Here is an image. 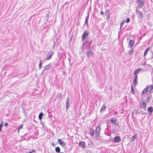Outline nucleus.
I'll return each instance as SVG.
<instances>
[{
    "label": "nucleus",
    "instance_id": "nucleus-18",
    "mask_svg": "<svg viewBox=\"0 0 153 153\" xmlns=\"http://www.w3.org/2000/svg\"><path fill=\"white\" fill-rule=\"evenodd\" d=\"M134 44V42L133 41L131 40L129 42V46L130 47H132Z\"/></svg>",
    "mask_w": 153,
    "mask_h": 153
},
{
    "label": "nucleus",
    "instance_id": "nucleus-36",
    "mask_svg": "<svg viewBox=\"0 0 153 153\" xmlns=\"http://www.w3.org/2000/svg\"><path fill=\"white\" fill-rule=\"evenodd\" d=\"M130 19L129 18H127L126 19V21H125V22H126L127 23H128L130 22Z\"/></svg>",
    "mask_w": 153,
    "mask_h": 153
},
{
    "label": "nucleus",
    "instance_id": "nucleus-15",
    "mask_svg": "<svg viewBox=\"0 0 153 153\" xmlns=\"http://www.w3.org/2000/svg\"><path fill=\"white\" fill-rule=\"evenodd\" d=\"M85 143L84 142H81L79 143V146L82 147V148H84L85 147Z\"/></svg>",
    "mask_w": 153,
    "mask_h": 153
},
{
    "label": "nucleus",
    "instance_id": "nucleus-38",
    "mask_svg": "<svg viewBox=\"0 0 153 153\" xmlns=\"http://www.w3.org/2000/svg\"><path fill=\"white\" fill-rule=\"evenodd\" d=\"M61 94H58L57 96V98H60L61 97Z\"/></svg>",
    "mask_w": 153,
    "mask_h": 153
},
{
    "label": "nucleus",
    "instance_id": "nucleus-45",
    "mask_svg": "<svg viewBox=\"0 0 153 153\" xmlns=\"http://www.w3.org/2000/svg\"><path fill=\"white\" fill-rule=\"evenodd\" d=\"M110 89L111 90V89H112L111 88H110Z\"/></svg>",
    "mask_w": 153,
    "mask_h": 153
},
{
    "label": "nucleus",
    "instance_id": "nucleus-27",
    "mask_svg": "<svg viewBox=\"0 0 153 153\" xmlns=\"http://www.w3.org/2000/svg\"><path fill=\"white\" fill-rule=\"evenodd\" d=\"M150 48V47H149L145 51L144 54V56H145L146 55V54L147 53L148 51L149 50Z\"/></svg>",
    "mask_w": 153,
    "mask_h": 153
},
{
    "label": "nucleus",
    "instance_id": "nucleus-7",
    "mask_svg": "<svg viewBox=\"0 0 153 153\" xmlns=\"http://www.w3.org/2000/svg\"><path fill=\"white\" fill-rule=\"evenodd\" d=\"M148 93H150L151 91L153 88V86L152 85H149L147 86L146 88Z\"/></svg>",
    "mask_w": 153,
    "mask_h": 153
},
{
    "label": "nucleus",
    "instance_id": "nucleus-2",
    "mask_svg": "<svg viewBox=\"0 0 153 153\" xmlns=\"http://www.w3.org/2000/svg\"><path fill=\"white\" fill-rule=\"evenodd\" d=\"M53 53L54 52L53 51H50L48 52L47 54L46 60H48L50 59Z\"/></svg>",
    "mask_w": 153,
    "mask_h": 153
},
{
    "label": "nucleus",
    "instance_id": "nucleus-10",
    "mask_svg": "<svg viewBox=\"0 0 153 153\" xmlns=\"http://www.w3.org/2000/svg\"><path fill=\"white\" fill-rule=\"evenodd\" d=\"M105 15L106 16L107 19L108 20L110 17V12L109 10H106L105 12Z\"/></svg>",
    "mask_w": 153,
    "mask_h": 153
},
{
    "label": "nucleus",
    "instance_id": "nucleus-13",
    "mask_svg": "<svg viewBox=\"0 0 153 153\" xmlns=\"http://www.w3.org/2000/svg\"><path fill=\"white\" fill-rule=\"evenodd\" d=\"M146 103L144 102H143L142 104H140V107L142 108L145 110L146 108Z\"/></svg>",
    "mask_w": 153,
    "mask_h": 153
},
{
    "label": "nucleus",
    "instance_id": "nucleus-47",
    "mask_svg": "<svg viewBox=\"0 0 153 153\" xmlns=\"http://www.w3.org/2000/svg\"><path fill=\"white\" fill-rule=\"evenodd\" d=\"M59 153H63V152H60Z\"/></svg>",
    "mask_w": 153,
    "mask_h": 153
},
{
    "label": "nucleus",
    "instance_id": "nucleus-48",
    "mask_svg": "<svg viewBox=\"0 0 153 153\" xmlns=\"http://www.w3.org/2000/svg\"><path fill=\"white\" fill-rule=\"evenodd\" d=\"M67 3V2H66V3L65 4H66V3Z\"/></svg>",
    "mask_w": 153,
    "mask_h": 153
},
{
    "label": "nucleus",
    "instance_id": "nucleus-31",
    "mask_svg": "<svg viewBox=\"0 0 153 153\" xmlns=\"http://www.w3.org/2000/svg\"><path fill=\"white\" fill-rule=\"evenodd\" d=\"M148 92L147 91L146 88H145L144 89L143 91H142V94H144L145 93H147Z\"/></svg>",
    "mask_w": 153,
    "mask_h": 153
},
{
    "label": "nucleus",
    "instance_id": "nucleus-12",
    "mask_svg": "<svg viewBox=\"0 0 153 153\" xmlns=\"http://www.w3.org/2000/svg\"><path fill=\"white\" fill-rule=\"evenodd\" d=\"M89 133L91 136H93L94 134V130L93 128L89 129Z\"/></svg>",
    "mask_w": 153,
    "mask_h": 153
},
{
    "label": "nucleus",
    "instance_id": "nucleus-1",
    "mask_svg": "<svg viewBox=\"0 0 153 153\" xmlns=\"http://www.w3.org/2000/svg\"><path fill=\"white\" fill-rule=\"evenodd\" d=\"M136 13L137 15V16L139 19H141L143 17V15L142 13L139 11L137 7L136 8L135 10Z\"/></svg>",
    "mask_w": 153,
    "mask_h": 153
},
{
    "label": "nucleus",
    "instance_id": "nucleus-6",
    "mask_svg": "<svg viewBox=\"0 0 153 153\" xmlns=\"http://www.w3.org/2000/svg\"><path fill=\"white\" fill-rule=\"evenodd\" d=\"M137 2L138 3L137 7L142 8L144 5V2L141 0H137Z\"/></svg>",
    "mask_w": 153,
    "mask_h": 153
},
{
    "label": "nucleus",
    "instance_id": "nucleus-17",
    "mask_svg": "<svg viewBox=\"0 0 153 153\" xmlns=\"http://www.w3.org/2000/svg\"><path fill=\"white\" fill-rule=\"evenodd\" d=\"M66 108L68 109L70 106V103L69 102V97H68L67 99V101L66 102Z\"/></svg>",
    "mask_w": 153,
    "mask_h": 153
},
{
    "label": "nucleus",
    "instance_id": "nucleus-19",
    "mask_svg": "<svg viewBox=\"0 0 153 153\" xmlns=\"http://www.w3.org/2000/svg\"><path fill=\"white\" fill-rule=\"evenodd\" d=\"M142 70V69L140 68H138L136 70L134 73V75L135 76V75H137V74L140 71Z\"/></svg>",
    "mask_w": 153,
    "mask_h": 153
},
{
    "label": "nucleus",
    "instance_id": "nucleus-11",
    "mask_svg": "<svg viewBox=\"0 0 153 153\" xmlns=\"http://www.w3.org/2000/svg\"><path fill=\"white\" fill-rule=\"evenodd\" d=\"M120 140V138L119 136H116L115 137L114 139V142L115 143L119 142Z\"/></svg>",
    "mask_w": 153,
    "mask_h": 153
},
{
    "label": "nucleus",
    "instance_id": "nucleus-34",
    "mask_svg": "<svg viewBox=\"0 0 153 153\" xmlns=\"http://www.w3.org/2000/svg\"><path fill=\"white\" fill-rule=\"evenodd\" d=\"M106 108V107L105 106H103L101 109V111H104Z\"/></svg>",
    "mask_w": 153,
    "mask_h": 153
},
{
    "label": "nucleus",
    "instance_id": "nucleus-35",
    "mask_svg": "<svg viewBox=\"0 0 153 153\" xmlns=\"http://www.w3.org/2000/svg\"><path fill=\"white\" fill-rule=\"evenodd\" d=\"M3 123L2 122L0 124V132L1 131V128L3 126Z\"/></svg>",
    "mask_w": 153,
    "mask_h": 153
},
{
    "label": "nucleus",
    "instance_id": "nucleus-22",
    "mask_svg": "<svg viewBox=\"0 0 153 153\" xmlns=\"http://www.w3.org/2000/svg\"><path fill=\"white\" fill-rule=\"evenodd\" d=\"M100 127L98 126L96 129L95 132H100Z\"/></svg>",
    "mask_w": 153,
    "mask_h": 153
},
{
    "label": "nucleus",
    "instance_id": "nucleus-42",
    "mask_svg": "<svg viewBox=\"0 0 153 153\" xmlns=\"http://www.w3.org/2000/svg\"><path fill=\"white\" fill-rule=\"evenodd\" d=\"M145 64H146V62L144 63H143L142 64V65L144 66H145Z\"/></svg>",
    "mask_w": 153,
    "mask_h": 153
},
{
    "label": "nucleus",
    "instance_id": "nucleus-8",
    "mask_svg": "<svg viewBox=\"0 0 153 153\" xmlns=\"http://www.w3.org/2000/svg\"><path fill=\"white\" fill-rule=\"evenodd\" d=\"M89 34V33L87 31H85L82 36V40H84L86 37Z\"/></svg>",
    "mask_w": 153,
    "mask_h": 153
},
{
    "label": "nucleus",
    "instance_id": "nucleus-4",
    "mask_svg": "<svg viewBox=\"0 0 153 153\" xmlns=\"http://www.w3.org/2000/svg\"><path fill=\"white\" fill-rule=\"evenodd\" d=\"M58 38H56L54 39L53 45L52 46L53 48L55 46H58L59 45V43L58 42Z\"/></svg>",
    "mask_w": 153,
    "mask_h": 153
},
{
    "label": "nucleus",
    "instance_id": "nucleus-3",
    "mask_svg": "<svg viewBox=\"0 0 153 153\" xmlns=\"http://www.w3.org/2000/svg\"><path fill=\"white\" fill-rule=\"evenodd\" d=\"M117 120L115 118H112L111 119V122L112 124L118 126H119V124L118 123H117Z\"/></svg>",
    "mask_w": 153,
    "mask_h": 153
},
{
    "label": "nucleus",
    "instance_id": "nucleus-41",
    "mask_svg": "<svg viewBox=\"0 0 153 153\" xmlns=\"http://www.w3.org/2000/svg\"><path fill=\"white\" fill-rule=\"evenodd\" d=\"M100 13L102 15H103L104 14V13L102 11H101L100 12Z\"/></svg>",
    "mask_w": 153,
    "mask_h": 153
},
{
    "label": "nucleus",
    "instance_id": "nucleus-33",
    "mask_svg": "<svg viewBox=\"0 0 153 153\" xmlns=\"http://www.w3.org/2000/svg\"><path fill=\"white\" fill-rule=\"evenodd\" d=\"M100 132H95V135L96 137H98L100 135Z\"/></svg>",
    "mask_w": 153,
    "mask_h": 153
},
{
    "label": "nucleus",
    "instance_id": "nucleus-44",
    "mask_svg": "<svg viewBox=\"0 0 153 153\" xmlns=\"http://www.w3.org/2000/svg\"><path fill=\"white\" fill-rule=\"evenodd\" d=\"M29 153H32V152H30Z\"/></svg>",
    "mask_w": 153,
    "mask_h": 153
},
{
    "label": "nucleus",
    "instance_id": "nucleus-14",
    "mask_svg": "<svg viewBox=\"0 0 153 153\" xmlns=\"http://www.w3.org/2000/svg\"><path fill=\"white\" fill-rule=\"evenodd\" d=\"M137 75H135L134 77V79L133 80L134 84V85L136 86L137 85Z\"/></svg>",
    "mask_w": 153,
    "mask_h": 153
},
{
    "label": "nucleus",
    "instance_id": "nucleus-30",
    "mask_svg": "<svg viewBox=\"0 0 153 153\" xmlns=\"http://www.w3.org/2000/svg\"><path fill=\"white\" fill-rule=\"evenodd\" d=\"M131 93L132 94H134V90L133 88V85H132L131 86Z\"/></svg>",
    "mask_w": 153,
    "mask_h": 153
},
{
    "label": "nucleus",
    "instance_id": "nucleus-5",
    "mask_svg": "<svg viewBox=\"0 0 153 153\" xmlns=\"http://www.w3.org/2000/svg\"><path fill=\"white\" fill-rule=\"evenodd\" d=\"M51 68L50 64L44 67V68L42 71V73L43 74L45 71H48Z\"/></svg>",
    "mask_w": 153,
    "mask_h": 153
},
{
    "label": "nucleus",
    "instance_id": "nucleus-24",
    "mask_svg": "<svg viewBox=\"0 0 153 153\" xmlns=\"http://www.w3.org/2000/svg\"><path fill=\"white\" fill-rule=\"evenodd\" d=\"M43 114L42 112L40 113L39 115V120H41L43 116Z\"/></svg>",
    "mask_w": 153,
    "mask_h": 153
},
{
    "label": "nucleus",
    "instance_id": "nucleus-9",
    "mask_svg": "<svg viewBox=\"0 0 153 153\" xmlns=\"http://www.w3.org/2000/svg\"><path fill=\"white\" fill-rule=\"evenodd\" d=\"M58 143L62 146L64 147L65 146V143L61 140L60 139H58Z\"/></svg>",
    "mask_w": 153,
    "mask_h": 153
},
{
    "label": "nucleus",
    "instance_id": "nucleus-46",
    "mask_svg": "<svg viewBox=\"0 0 153 153\" xmlns=\"http://www.w3.org/2000/svg\"><path fill=\"white\" fill-rule=\"evenodd\" d=\"M52 145L54 146V145L53 144V143L52 144Z\"/></svg>",
    "mask_w": 153,
    "mask_h": 153
},
{
    "label": "nucleus",
    "instance_id": "nucleus-37",
    "mask_svg": "<svg viewBox=\"0 0 153 153\" xmlns=\"http://www.w3.org/2000/svg\"><path fill=\"white\" fill-rule=\"evenodd\" d=\"M22 127H23V126L22 125H20L19 127V128H18V131H19V129H21L22 128Z\"/></svg>",
    "mask_w": 153,
    "mask_h": 153
},
{
    "label": "nucleus",
    "instance_id": "nucleus-28",
    "mask_svg": "<svg viewBox=\"0 0 153 153\" xmlns=\"http://www.w3.org/2000/svg\"><path fill=\"white\" fill-rule=\"evenodd\" d=\"M151 99V97H148L146 99V103H147L149 102V101Z\"/></svg>",
    "mask_w": 153,
    "mask_h": 153
},
{
    "label": "nucleus",
    "instance_id": "nucleus-40",
    "mask_svg": "<svg viewBox=\"0 0 153 153\" xmlns=\"http://www.w3.org/2000/svg\"><path fill=\"white\" fill-rule=\"evenodd\" d=\"M8 123H5V124H4V126H8Z\"/></svg>",
    "mask_w": 153,
    "mask_h": 153
},
{
    "label": "nucleus",
    "instance_id": "nucleus-16",
    "mask_svg": "<svg viewBox=\"0 0 153 153\" xmlns=\"http://www.w3.org/2000/svg\"><path fill=\"white\" fill-rule=\"evenodd\" d=\"M94 54V53L91 51H89L87 53V56L88 57L92 56Z\"/></svg>",
    "mask_w": 153,
    "mask_h": 153
},
{
    "label": "nucleus",
    "instance_id": "nucleus-26",
    "mask_svg": "<svg viewBox=\"0 0 153 153\" xmlns=\"http://www.w3.org/2000/svg\"><path fill=\"white\" fill-rule=\"evenodd\" d=\"M55 150L56 152L57 153H59L60 152V149L59 147H57L55 149Z\"/></svg>",
    "mask_w": 153,
    "mask_h": 153
},
{
    "label": "nucleus",
    "instance_id": "nucleus-43",
    "mask_svg": "<svg viewBox=\"0 0 153 153\" xmlns=\"http://www.w3.org/2000/svg\"><path fill=\"white\" fill-rule=\"evenodd\" d=\"M32 151L33 152H35V150H32Z\"/></svg>",
    "mask_w": 153,
    "mask_h": 153
},
{
    "label": "nucleus",
    "instance_id": "nucleus-32",
    "mask_svg": "<svg viewBox=\"0 0 153 153\" xmlns=\"http://www.w3.org/2000/svg\"><path fill=\"white\" fill-rule=\"evenodd\" d=\"M42 61L41 60H40L39 64V68L40 69L42 68Z\"/></svg>",
    "mask_w": 153,
    "mask_h": 153
},
{
    "label": "nucleus",
    "instance_id": "nucleus-21",
    "mask_svg": "<svg viewBox=\"0 0 153 153\" xmlns=\"http://www.w3.org/2000/svg\"><path fill=\"white\" fill-rule=\"evenodd\" d=\"M148 110L149 112L152 113L153 111V108L152 107H150L148 108Z\"/></svg>",
    "mask_w": 153,
    "mask_h": 153
},
{
    "label": "nucleus",
    "instance_id": "nucleus-23",
    "mask_svg": "<svg viewBox=\"0 0 153 153\" xmlns=\"http://www.w3.org/2000/svg\"><path fill=\"white\" fill-rule=\"evenodd\" d=\"M89 16V13L88 12V15L85 18V24H84L85 25L87 23L88 20V19Z\"/></svg>",
    "mask_w": 153,
    "mask_h": 153
},
{
    "label": "nucleus",
    "instance_id": "nucleus-29",
    "mask_svg": "<svg viewBox=\"0 0 153 153\" xmlns=\"http://www.w3.org/2000/svg\"><path fill=\"white\" fill-rule=\"evenodd\" d=\"M134 52V50L133 49H131L130 51L128 52V54L130 55H132L133 54Z\"/></svg>",
    "mask_w": 153,
    "mask_h": 153
},
{
    "label": "nucleus",
    "instance_id": "nucleus-20",
    "mask_svg": "<svg viewBox=\"0 0 153 153\" xmlns=\"http://www.w3.org/2000/svg\"><path fill=\"white\" fill-rule=\"evenodd\" d=\"M88 43L90 45L92 43V41L91 40H86L85 42L84 43L83 45H85L87 43Z\"/></svg>",
    "mask_w": 153,
    "mask_h": 153
},
{
    "label": "nucleus",
    "instance_id": "nucleus-25",
    "mask_svg": "<svg viewBox=\"0 0 153 153\" xmlns=\"http://www.w3.org/2000/svg\"><path fill=\"white\" fill-rule=\"evenodd\" d=\"M125 22V21L124 20L122 21L120 23V30L121 28H122L123 26L124 25V23Z\"/></svg>",
    "mask_w": 153,
    "mask_h": 153
},
{
    "label": "nucleus",
    "instance_id": "nucleus-39",
    "mask_svg": "<svg viewBox=\"0 0 153 153\" xmlns=\"http://www.w3.org/2000/svg\"><path fill=\"white\" fill-rule=\"evenodd\" d=\"M133 138V140H134L135 138V136H133V137L131 138V139Z\"/></svg>",
    "mask_w": 153,
    "mask_h": 153
}]
</instances>
